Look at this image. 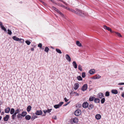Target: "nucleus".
<instances>
[{"mask_svg": "<svg viewBox=\"0 0 124 124\" xmlns=\"http://www.w3.org/2000/svg\"><path fill=\"white\" fill-rule=\"evenodd\" d=\"M76 10L77 12H76V14L82 17H84L86 15L84 13V12L78 8H76Z\"/></svg>", "mask_w": 124, "mask_h": 124, "instance_id": "1", "label": "nucleus"}, {"mask_svg": "<svg viewBox=\"0 0 124 124\" xmlns=\"http://www.w3.org/2000/svg\"><path fill=\"white\" fill-rule=\"evenodd\" d=\"M12 38L14 40L16 41H21V40H23L21 42L22 43H23L24 42V40L23 39H19L16 37L15 36L13 37Z\"/></svg>", "mask_w": 124, "mask_h": 124, "instance_id": "2", "label": "nucleus"}, {"mask_svg": "<svg viewBox=\"0 0 124 124\" xmlns=\"http://www.w3.org/2000/svg\"><path fill=\"white\" fill-rule=\"evenodd\" d=\"M52 8L55 11H56L58 13L60 14L63 17L64 16L62 14L61 12L57 9L54 7H52Z\"/></svg>", "mask_w": 124, "mask_h": 124, "instance_id": "3", "label": "nucleus"}, {"mask_svg": "<svg viewBox=\"0 0 124 124\" xmlns=\"http://www.w3.org/2000/svg\"><path fill=\"white\" fill-rule=\"evenodd\" d=\"M74 114L76 116H78L81 114V111L80 109H77L75 111Z\"/></svg>", "mask_w": 124, "mask_h": 124, "instance_id": "4", "label": "nucleus"}, {"mask_svg": "<svg viewBox=\"0 0 124 124\" xmlns=\"http://www.w3.org/2000/svg\"><path fill=\"white\" fill-rule=\"evenodd\" d=\"M63 103V102H62L59 103V104L55 105L54 106V107L56 109H57L60 107Z\"/></svg>", "mask_w": 124, "mask_h": 124, "instance_id": "5", "label": "nucleus"}, {"mask_svg": "<svg viewBox=\"0 0 124 124\" xmlns=\"http://www.w3.org/2000/svg\"><path fill=\"white\" fill-rule=\"evenodd\" d=\"M87 88V84H84L82 87L81 90L83 91H84L86 90Z\"/></svg>", "mask_w": 124, "mask_h": 124, "instance_id": "6", "label": "nucleus"}, {"mask_svg": "<svg viewBox=\"0 0 124 124\" xmlns=\"http://www.w3.org/2000/svg\"><path fill=\"white\" fill-rule=\"evenodd\" d=\"M88 103L87 102H84L82 104V106L84 108H86L88 107Z\"/></svg>", "mask_w": 124, "mask_h": 124, "instance_id": "7", "label": "nucleus"}, {"mask_svg": "<svg viewBox=\"0 0 124 124\" xmlns=\"http://www.w3.org/2000/svg\"><path fill=\"white\" fill-rule=\"evenodd\" d=\"M79 87V85L78 83H75L74 84V88L75 90H77Z\"/></svg>", "mask_w": 124, "mask_h": 124, "instance_id": "8", "label": "nucleus"}, {"mask_svg": "<svg viewBox=\"0 0 124 124\" xmlns=\"http://www.w3.org/2000/svg\"><path fill=\"white\" fill-rule=\"evenodd\" d=\"M65 57L67 60L69 62L71 61V59L70 57L68 54H66L65 55Z\"/></svg>", "mask_w": 124, "mask_h": 124, "instance_id": "9", "label": "nucleus"}, {"mask_svg": "<svg viewBox=\"0 0 124 124\" xmlns=\"http://www.w3.org/2000/svg\"><path fill=\"white\" fill-rule=\"evenodd\" d=\"M42 112L41 110H37L36 113L35 114L36 115H39L42 114Z\"/></svg>", "mask_w": 124, "mask_h": 124, "instance_id": "10", "label": "nucleus"}, {"mask_svg": "<svg viewBox=\"0 0 124 124\" xmlns=\"http://www.w3.org/2000/svg\"><path fill=\"white\" fill-rule=\"evenodd\" d=\"M9 116L8 115H7L5 117L3 118V120L4 121H7L8 120L9 118Z\"/></svg>", "mask_w": 124, "mask_h": 124, "instance_id": "11", "label": "nucleus"}, {"mask_svg": "<svg viewBox=\"0 0 124 124\" xmlns=\"http://www.w3.org/2000/svg\"><path fill=\"white\" fill-rule=\"evenodd\" d=\"M72 65L76 69L77 68V64L75 61H73L72 62Z\"/></svg>", "mask_w": 124, "mask_h": 124, "instance_id": "12", "label": "nucleus"}, {"mask_svg": "<svg viewBox=\"0 0 124 124\" xmlns=\"http://www.w3.org/2000/svg\"><path fill=\"white\" fill-rule=\"evenodd\" d=\"M111 92L112 93L115 94H116L118 93V91L116 89H113L111 90Z\"/></svg>", "mask_w": 124, "mask_h": 124, "instance_id": "13", "label": "nucleus"}, {"mask_svg": "<svg viewBox=\"0 0 124 124\" xmlns=\"http://www.w3.org/2000/svg\"><path fill=\"white\" fill-rule=\"evenodd\" d=\"M52 110V109H48L47 110H45L43 111V112L45 113H46V112L49 113L50 112L51 110Z\"/></svg>", "mask_w": 124, "mask_h": 124, "instance_id": "14", "label": "nucleus"}, {"mask_svg": "<svg viewBox=\"0 0 124 124\" xmlns=\"http://www.w3.org/2000/svg\"><path fill=\"white\" fill-rule=\"evenodd\" d=\"M101 116L100 115L98 114L96 115L95 116V118L97 120H99L101 119Z\"/></svg>", "mask_w": 124, "mask_h": 124, "instance_id": "15", "label": "nucleus"}, {"mask_svg": "<svg viewBox=\"0 0 124 124\" xmlns=\"http://www.w3.org/2000/svg\"><path fill=\"white\" fill-rule=\"evenodd\" d=\"M10 110V108L9 107H8L5 109V112L6 113H8L9 112Z\"/></svg>", "mask_w": 124, "mask_h": 124, "instance_id": "16", "label": "nucleus"}, {"mask_svg": "<svg viewBox=\"0 0 124 124\" xmlns=\"http://www.w3.org/2000/svg\"><path fill=\"white\" fill-rule=\"evenodd\" d=\"M76 45L79 46L81 47L82 46L81 44L78 41H76Z\"/></svg>", "mask_w": 124, "mask_h": 124, "instance_id": "17", "label": "nucleus"}, {"mask_svg": "<svg viewBox=\"0 0 124 124\" xmlns=\"http://www.w3.org/2000/svg\"><path fill=\"white\" fill-rule=\"evenodd\" d=\"M103 94L102 93H99L98 94V97L100 98L101 99L102 97H103Z\"/></svg>", "mask_w": 124, "mask_h": 124, "instance_id": "18", "label": "nucleus"}, {"mask_svg": "<svg viewBox=\"0 0 124 124\" xmlns=\"http://www.w3.org/2000/svg\"><path fill=\"white\" fill-rule=\"evenodd\" d=\"M78 122V119L77 118L75 117L73 119V122L74 123H77Z\"/></svg>", "mask_w": 124, "mask_h": 124, "instance_id": "19", "label": "nucleus"}, {"mask_svg": "<svg viewBox=\"0 0 124 124\" xmlns=\"http://www.w3.org/2000/svg\"><path fill=\"white\" fill-rule=\"evenodd\" d=\"M101 77V76L99 75H97L94 76L93 79H98L100 78Z\"/></svg>", "mask_w": 124, "mask_h": 124, "instance_id": "20", "label": "nucleus"}, {"mask_svg": "<svg viewBox=\"0 0 124 124\" xmlns=\"http://www.w3.org/2000/svg\"><path fill=\"white\" fill-rule=\"evenodd\" d=\"M25 118L27 120H29L31 118V116L29 115H26L25 117Z\"/></svg>", "mask_w": 124, "mask_h": 124, "instance_id": "21", "label": "nucleus"}, {"mask_svg": "<svg viewBox=\"0 0 124 124\" xmlns=\"http://www.w3.org/2000/svg\"><path fill=\"white\" fill-rule=\"evenodd\" d=\"M95 73V71L94 70L91 69L89 71L90 74H92Z\"/></svg>", "mask_w": 124, "mask_h": 124, "instance_id": "22", "label": "nucleus"}, {"mask_svg": "<svg viewBox=\"0 0 124 124\" xmlns=\"http://www.w3.org/2000/svg\"><path fill=\"white\" fill-rule=\"evenodd\" d=\"M100 101V100L98 98H96L94 100V101L96 103H99Z\"/></svg>", "mask_w": 124, "mask_h": 124, "instance_id": "23", "label": "nucleus"}, {"mask_svg": "<svg viewBox=\"0 0 124 124\" xmlns=\"http://www.w3.org/2000/svg\"><path fill=\"white\" fill-rule=\"evenodd\" d=\"M31 107L30 106H29L27 108V110L28 112L30 111L31 109Z\"/></svg>", "mask_w": 124, "mask_h": 124, "instance_id": "24", "label": "nucleus"}, {"mask_svg": "<svg viewBox=\"0 0 124 124\" xmlns=\"http://www.w3.org/2000/svg\"><path fill=\"white\" fill-rule=\"evenodd\" d=\"M15 111V109L13 108H12L11 109L10 112V114H13Z\"/></svg>", "mask_w": 124, "mask_h": 124, "instance_id": "25", "label": "nucleus"}, {"mask_svg": "<svg viewBox=\"0 0 124 124\" xmlns=\"http://www.w3.org/2000/svg\"><path fill=\"white\" fill-rule=\"evenodd\" d=\"M16 114L15 113H14V114H13V115L12 116V118L13 119H15V117L16 116Z\"/></svg>", "mask_w": 124, "mask_h": 124, "instance_id": "26", "label": "nucleus"}, {"mask_svg": "<svg viewBox=\"0 0 124 124\" xmlns=\"http://www.w3.org/2000/svg\"><path fill=\"white\" fill-rule=\"evenodd\" d=\"M20 112V111L18 108H17L15 111V113L16 114L19 113Z\"/></svg>", "mask_w": 124, "mask_h": 124, "instance_id": "27", "label": "nucleus"}, {"mask_svg": "<svg viewBox=\"0 0 124 124\" xmlns=\"http://www.w3.org/2000/svg\"><path fill=\"white\" fill-rule=\"evenodd\" d=\"M56 51L59 54H61L62 53L61 51L59 49L56 48Z\"/></svg>", "mask_w": 124, "mask_h": 124, "instance_id": "28", "label": "nucleus"}, {"mask_svg": "<svg viewBox=\"0 0 124 124\" xmlns=\"http://www.w3.org/2000/svg\"><path fill=\"white\" fill-rule=\"evenodd\" d=\"M27 113L26 112H23L21 114L24 117L26 115Z\"/></svg>", "mask_w": 124, "mask_h": 124, "instance_id": "29", "label": "nucleus"}, {"mask_svg": "<svg viewBox=\"0 0 124 124\" xmlns=\"http://www.w3.org/2000/svg\"><path fill=\"white\" fill-rule=\"evenodd\" d=\"M67 10H69L70 11L72 12L75 13V14L76 13V12H77L75 10V11L72 9H70L69 8V9H67Z\"/></svg>", "mask_w": 124, "mask_h": 124, "instance_id": "30", "label": "nucleus"}, {"mask_svg": "<svg viewBox=\"0 0 124 124\" xmlns=\"http://www.w3.org/2000/svg\"><path fill=\"white\" fill-rule=\"evenodd\" d=\"M94 106L92 104H90L89 106V109H92L93 108Z\"/></svg>", "mask_w": 124, "mask_h": 124, "instance_id": "31", "label": "nucleus"}, {"mask_svg": "<svg viewBox=\"0 0 124 124\" xmlns=\"http://www.w3.org/2000/svg\"><path fill=\"white\" fill-rule=\"evenodd\" d=\"M60 6L61 7L64 8L66 9H69V8L67 7H65L64 6L62 5L61 4L60 5Z\"/></svg>", "mask_w": 124, "mask_h": 124, "instance_id": "32", "label": "nucleus"}, {"mask_svg": "<svg viewBox=\"0 0 124 124\" xmlns=\"http://www.w3.org/2000/svg\"><path fill=\"white\" fill-rule=\"evenodd\" d=\"M49 50V48L47 47H46L45 49V51L46 52H48Z\"/></svg>", "mask_w": 124, "mask_h": 124, "instance_id": "33", "label": "nucleus"}, {"mask_svg": "<svg viewBox=\"0 0 124 124\" xmlns=\"http://www.w3.org/2000/svg\"><path fill=\"white\" fill-rule=\"evenodd\" d=\"M77 78L78 80H82V79L80 76H79L77 77Z\"/></svg>", "mask_w": 124, "mask_h": 124, "instance_id": "34", "label": "nucleus"}, {"mask_svg": "<svg viewBox=\"0 0 124 124\" xmlns=\"http://www.w3.org/2000/svg\"><path fill=\"white\" fill-rule=\"evenodd\" d=\"M1 27V29L4 30V31L6 32L7 31V30L6 29L3 25H2Z\"/></svg>", "mask_w": 124, "mask_h": 124, "instance_id": "35", "label": "nucleus"}, {"mask_svg": "<svg viewBox=\"0 0 124 124\" xmlns=\"http://www.w3.org/2000/svg\"><path fill=\"white\" fill-rule=\"evenodd\" d=\"M25 42L28 45H29L31 43V42L27 40H26L25 41Z\"/></svg>", "mask_w": 124, "mask_h": 124, "instance_id": "36", "label": "nucleus"}, {"mask_svg": "<svg viewBox=\"0 0 124 124\" xmlns=\"http://www.w3.org/2000/svg\"><path fill=\"white\" fill-rule=\"evenodd\" d=\"M105 101V99L104 98H103L101 100V102L102 104H103L104 103Z\"/></svg>", "mask_w": 124, "mask_h": 124, "instance_id": "37", "label": "nucleus"}, {"mask_svg": "<svg viewBox=\"0 0 124 124\" xmlns=\"http://www.w3.org/2000/svg\"><path fill=\"white\" fill-rule=\"evenodd\" d=\"M78 69L81 71L82 70V67L80 65H79L78 66Z\"/></svg>", "mask_w": 124, "mask_h": 124, "instance_id": "38", "label": "nucleus"}, {"mask_svg": "<svg viewBox=\"0 0 124 124\" xmlns=\"http://www.w3.org/2000/svg\"><path fill=\"white\" fill-rule=\"evenodd\" d=\"M22 116V114H18L17 116V117L18 118L21 117Z\"/></svg>", "mask_w": 124, "mask_h": 124, "instance_id": "39", "label": "nucleus"}, {"mask_svg": "<svg viewBox=\"0 0 124 124\" xmlns=\"http://www.w3.org/2000/svg\"><path fill=\"white\" fill-rule=\"evenodd\" d=\"M117 34V36L119 37H122V36L121 35V34L118 32H115Z\"/></svg>", "mask_w": 124, "mask_h": 124, "instance_id": "40", "label": "nucleus"}, {"mask_svg": "<svg viewBox=\"0 0 124 124\" xmlns=\"http://www.w3.org/2000/svg\"><path fill=\"white\" fill-rule=\"evenodd\" d=\"M94 98L93 97H91L89 98V100L90 101H93Z\"/></svg>", "mask_w": 124, "mask_h": 124, "instance_id": "41", "label": "nucleus"}, {"mask_svg": "<svg viewBox=\"0 0 124 124\" xmlns=\"http://www.w3.org/2000/svg\"><path fill=\"white\" fill-rule=\"evenodd\" d=\"M85 76V72H83L82 74V76L83 78H84Z\"/></svg>", "mask_w": 124, "mask_h": 124, "instance_id": "42", "label": "nucleus"}, {"mask_svg": "<svg viewBox=\"0 0 124 124\" xmlns=\"http://www.w3.org/2000/svg\"><path fill=\"white\" fill-rule=\"evenodd\" d=\"M8 34L10 35H11L12 33L11 31L9 29H8Z\"/></svg>", "mask_w": 124, "mask_h": 124, "instance_id": "43", "label": "nucleus"}, {"mask_svg": "<svg viewBox=\"0 0 124 124\" xmlns=\"http://www.w3.org/2000/svg\"><path fill=\"white\" fill-rule=\"evenodd\" d=\"M105 95L106 96H108L109 95V93L108 92H107L105 93Z\"/></svg>", "mask_w": 124, "mask_h": 124, "instance_id": "44", "label": "nucleus"}, {"mask_svg": "<svg viewBox=\"0 0 124 124\" xmlns=\"http://www.w3.org/2000/svg\"><path fill=\"white\" fill-rule=\"evenodd\" d=\"M73 94H74V95L75 96H79V94L76 92H74Z\"/></svg>", "mask_w": 124, "mask_h": 124, "instance_id": "45", "label": "nucleus"}, {"mask_svg": "<svg viewBox=\"0 0 124 124\" xmlns=\"http://www.w3.org/2000/svg\"><path fill=\"white\" fill-rule=\"evenodd\" d=\"M37 118V116L35 115L33 116L32 117L31 119L33 120Z\"/></svg>", "mask_w": 124, "mask_h": 124, "instance_id": "46", "label": "nucleus"}, {"mask_svg": "<svg viewBox=\"0 0 124 124\" xmlns=\"http://www.w3.org/2000/svg\"><path fill=\"white\" fill-rule=\"evenodd\" d=\"M107 30H108L109 31H110V32L111 33L113 32L112 31L111 29L109 28V27H108Z\"/></svg>", "mask_w": 124, "mask_h": 124, "instance_id": "47", "label": "nucleus"}, {"mask_svg": "<svg viewBox=\"0 0 124 124\" xmlns=\"http://www.w3.org/2000/svg\"><path fill=\"white\" fill-rule=\"evenodd\" d=\"M108 27H107L105 25H104L103 26V28L104 29L107 30Z\"/></svg>", "mask_w": 124, "mask_h": 124, "instance_id": "48", "label": "nucleus"}, {"mask_svg": "<svg viewBox=\"0 0 124 124\" xmlns=\"http://www.w3.org/2000/svg\"><path fill=\"white\" fill-rule=\"evenodd\" d=\"M81 105L80 104H78L77 105V107H79V108L81 107Z\"/></svg>", "mask_w": 124, "mask_h": 124, "instance_id": "49", "label": "nucleus"}, {"mask_svg": "<svg viewBox=\"0 0 124 124\" xmlns=\"http://www.w3.org/2000/svg\"><path fill=\"white\" fill-rule=\"evenodd\" d=\"M58 0L59 1H61L64 4H65V5H66L67 6L68 5V4L67 3H66L64 2L62 0Z\"/></svg>", "mask_w": 124, "mask_h": 124, "instance_id": "50", "label": "nucleus"}, {"mask_svg": "<svg viewBox=\"0 0 124 124\" xmlns=\"http://www.w3.org/2000/svg\"><path fill=\"white\" fill-rule=\"evenodd\" d=\"M42 44L41 43H40L39 44H38V46L39 47L41 48L42 47Z\"/></svg>", "mask_w": 124, "mask_h": 124, "instance_id": "51", "label": "nucleus"}, {"mask_svg": "<svg viewBox=\"0 0 124 124\" xmlns=\"http://www.w3.org/2000/svg\"><path fill=\"white\" fill-rule=\"evenodd\" d=\"M53 118L54 119L56 120L57 119V117L56 116H53Z\"/></svg>", "mask_w": 124, "mask_h": 124, "instance_id": "52", "label": "nucleus"}, {"mask_svg": "<svg viewBox=\"0 0 124 124\" xmlns=\"http://www.w3.org/2000/svg\"><path fill=\"white\" fill-rule=\"evenodd\" d=\"M118 85H124V83H119L118 84Z\"/></svg>", "mask_w": 124, "mask_h": 124, "instance_id": "53", "label": "nucleus"}, {"mask_svg": "<svg viewBox=\"0 0 124 124\" xmlns=\"http://www.w3.org/2000/svg\"><path fill=\"white\" fill-rule=\"evenodd\" d=\"M70 101L68 102L67 103H66V104L64 105L63 106H67V105H68V104H69L70 103Z\"/></svg>", "mask_w": 124, "mask_h": 124, "instance_id": "54", "label": "nucleus"}, {"mask_svg": "<svg viewBox=\"0 0 124 124\" xmlns=\"http://www.w3.org/2000/svg\"><path fill=\"white\" fill-rule=\"evenodd\" d=\"M64 100L66 102H67L68 101V100L66 98H65L64 99Z\"/></svg>", "mask_w": 124, "mask_h": 124, "instance_id": "55", "label": "nucleus"}, {"mask_svg": "<svg viewBox=\"0 0 124 124\" xmlns=\"http://www.w3.org/2000/svg\"><path fill=\"white\" fill-rule=\"evenodd\" d=\"M41 2L45 6L46 5V3L44 2H43V1H41Z\"/></svg>", "mask_w": 124, "mask_h": 124, "instance_id": "56", "label": "nucleus"}, {"mask_svg": "<svg viewBox=\"0 0 124 124\" xmlns=\"http://www.w3.org/2000/svg\"><path fill=\"white\" fill-rule=\"evenodd\" d=\"M73 90L71 91V92L70 93V94H73V92L74 91L73 89H72Z\"/></svg>", "mask_w": 124, "mask_h": 124, "instance_id": "57", "label": "nucleus"}, {"mask_svg": "<svg viewBox=\"0 0 124 124\" xmlns=\"http://www.w3.org/2000/svg\"><path fill=\"white\" fill-rule=\"evenodd\" d=\"M122 96L124 98V93H122Z\"/></svg>", "mask_w": 124, "mask_h": 124, "instance_id": "58", "label": "nucleus"}, {"mask_svg": "<svg viewBox=\"0 0 124 124\" xmlns=\"http://www.w3.org/2000/svg\"><path fill=\"white\" fill-rule=\"evenodd\" d=\"M0 25L1 26V27L3 25L2 23L0 22Z\"/></svg>", "mask_w": 124, "mask_h": 124, "instance_id": "59", "label": "nucleus"}, {"mask_svg": "<svg viewBox=\"0 0 124 124\" xmlns=\"http://www.w3.org/2000/svg\"><path fill=\"white\" fill-rule=\"evenodd\" d=\"M34 50V49L33 48H31V50L32 51H33Z\"/></svg>", "mask_w": 124, "mask_h": 124, "instance_id": "60", "label": "nucleus"}, {"mask_svg": "<svg viewBox=\"0 0 124 124\" xmlns=\"http://www.w3.org/2000/svg\"><path fill=\"white\" fill-rule=\"evenodd\" d=\"M4 114V111L2 112L1 113V115H3Z\"/></svg>", "mask_w": 124, "mask_h": 124, "instance_id": "61", "label": "nucleus"}, {"mask_svg": "<svg viewBox=\"0 0 124 124\" xmlns=\"http://www.w3.org/2000/svg\"><path fill=\"white\" fill-rule=\"evenodd\" d=\"M56 5H58V6H60V5L61 4H60L59 3V4H57H57Z\"/></svg>", "mask_w": 124, "mask_h": 124, "instance_id": "62", "label": "nucleus"}, {"mask_svg": "<svg viewBox=\"0 0 124 124\" xmlns=\"http://www.w3.org/2000/svg\"><path fill=\"white\" fill-rule=\"evenodd\" d=\"M1 118H2V117H1V116H0V120H1Z\"/></svg>", "mask_w": 124, "mask_h": 124, "instance_id": "63", "label": "nucleus"}, {"mask_svg": "<svg viewBox=\"0 0 124 124\" xmlns=\"http://www.w3.org/2000/svg\"><path fill=\"white\" fill-rule=\"evenodd\" d=\"M120 90H123V88H122V87L120 88Z\"/></svg>", "mask_w": 124, "mask_h": 124, "instance_id": "64", "label": "nucleus"}]
</instances>
